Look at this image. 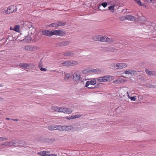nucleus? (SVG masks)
<instances>
[{"label":"nucleus","mask_w":156,"mask_h":156,"mask_svg":"<svg viewBox=\"0 0 156 156\" xmlns=\"http://www.w3.org/2000/svg\"><path fill=\"white\" fill-rule=\"evenodd\" d=\"M78 64V62L75 61L68 60L62 62L60 65L61 66H76Z\"/></svg>","instance_id":"f257e3e1"},{"label":"nucleus","mask_w":156,"mask_h":156,"mask_svg":"<svg viewBox=\"0 0 156 156\" xmlns=\"http://www.w3.org/2000/svg\"><path fill=\"white\" fill-rule=\"evenodd\" d=\"M24 25L25 27H28L30 31L29 32L31 34H33L36 31L35 29L33 26L32 23L28 21H26L24 23Z\"/></svg>","instance_id":"f03ea898"},{"label":"nucleus","mask_w":156,"mask_h":156,"mask_svg":"<svg viewBox=\"0 0 156 156\" xmlns=\"http://www.w3.org/2000/svg\"><path fill=\"white\" fill-rule=\"evenodd\" d=\"M38 141L41 143H51L54 142L55 141V139L53 138L50 139L41 136L39 138Z\"/></svg>","instance_id":"7ed1b4c3"},{"label":"nucleus","mask_w":156,"mask_h":156,"mask_svg":"<svg viewBox=\"0 0 156 156\" xmlns=\"http://www.w3.org/2000/svg\"><path fill=\"white\" fill-rule=\"evenodd\" d=\"M114 65L116 67V69H121L127 67V65L125 63H114Z\"/></svg>","instance_id":"20e7f679"},{"label":"nucleus","mask_w":156,"mask_h":156,"mask_svg":"<svg viewBox=\"0 0 156 156\" xmlns=\"http://www.w3.org/2000/svg\"><path fill=\"white\" fill-rule=\"evenodd\" d=\"M51 36L55 35L60 36H62L65 34V32L62 30H53L51 31Z\"/></svg>","instance_id":"39448f33"},{"label":"nucleus","mask_w":156,"mask_h":156,"mask_svg":"<svg viewBox=\"0 0 156 156\" xmlns=\"http://www.w3.org/2000/svg\"><path fill=\"white\" fill-rule=\"evenodd\" d=\"M109 76H106L103 77H101L97 78V80L100 82H105L108 81H110V77Z\"/></svg>","instance_id":"423d86ee"},{"label":"nucleus","mask_w":156,"mask_h":156,"mask_svg":"<svg viewBox=\"0 0 156 156\" xmlns=\"http://www.w3.org/2000/svg\"><path fill=\"white\" fill-rule=\"evenodd\" d=\"M80 73L78 71H76L73 75V79L77 82H78L80 79Z\"/></svg>","instance_id":"0eeeda50"},{"label":"nucleus","mask_w":156,"mask_h":156,"mask_svg":"<svg viewBox=\"0 0 156 156\" xmlns=\"http://www.w3.org/2000/svg\"><path fill=\"white\" fill-rule=\"evenodd\" d=\"M25 50L30 51H35L38 49L39 48L36 46H33L30 45H27L25 46L24 48Z\"/></svg>","instance_id":"6e6552de"},{"label":"nucleus","mask_w":156,"mask_h":156,"mask_svg":"<svg viewBox=\"0 0 156 156\" xmlns=\"http://www.w3.org/2000/svg\"><path fill=\"white\" fill-rule=\"evenodd\" d=\"M137 71L132 69H128L124 71V73L126 74L134 75L137 74Z\"/></svg>","instance_id":"1a4fd4ad"},{"label":"nucleus","mask_w":156,"mask_h":156,"mask_svg":"<svg viewBox=\"0 0 156 156\" xmlns=\"http://www.w3.org/2000/svg\"><path fill=\"white\" fill-rule=\"evenodd\" d=\"M90 72H91L93 73L97 74L100 73H102L103 72V70L100 69H89Z\"/></svg>","instance_id":"9d476101"},{"label":"nucleus","mask_w":156,"mask_h":156,"mask_svg":"<svg viewBox=\"0 0 156 156\" xmlns=\"http://www.w3.org/2000/svg\"><path fill=\"white\" fill-rule=\"evenodd\" d=\"M145 71L147 74L149 76H156V72L154 71H150L148 69H145Z\"/></svg>","instance_id":"9b49d317"},{"label":"nucleus","mask_w":156,"mask_h":156,"mask_svg":"<svg viewBox=\"0 0 156 156\" xmlns=\"http://www.w3.org/2000/svg\"><path fill=\"white\" fill-rule=\"evenodd\" d=\"M125 82V80L124 79L120 78L114 81H113V83L116 84H117L120 83H123Z\"/></svg>","instance_id":"f8f14e48"},{"label":"nucleus","mask_w":156,"mask_h":156,"mask_svg":"<svg viewBox=\"0 0 156 156\" xmlns=\"http://www.w3.org/2000/svg\"><path fill=\"white\" fill-rule=\"evenodd\" d=\"M96 82L94 79H93L90 80V81H87L85 85V87H87L90 85H94L96 83Z\"/></svg>","instance_id":"ddd939ff"},{"label":"nucleus","mask_w":156,"mask_h":156,"mask_svg":"<svg viewBox=\"0 0 156 156\" xmlns=\"http://www.w3.org/2000/svg\"><path fill=\"white\" fill-rule=\"evenodd\" d=\"M51 31L50 30H44L42 31V34L44 35L50 37L51 36Z\"/></svg>","instance_id":"4468645a"},{"label":"nucleus","mask_w":156,"mask_h":156,"mask_svg":"<svg viewBox=\"0 0 156 156\" xmlns=\"http://www.w3.org/2000/svg\"><path fill=\"white\" fill-rule=\"evenodd\" d=\"M72 112V110L70 108H66L64 107H63L62 112L65 113H70Z\"/></svg>","instance_id":"2eb2a0df"},{"label":"nucleus","mask_w":156,"mask_h":156,"mask_svg":"<svg viewBox=\"0 0 156 156\" xmlns=\"http://www.w3.org/2000/svg\"><path fill=\"white\" fill-rule=\"evenodd\" d=\"M106 42L108 44H111L113 43H116L115 41L112 38H110L107 37Z\"/></svg>","instance_id":"dca6fc26"},{"label":"nucleus","mask_w":156,"mask_h":156,"mask_svg":"<svg viewBox=\"0 0 156 156\" xmlns=\"http://www.w3.org/2000/svg\"><path fill=\"white\" fill-rule=\"evenodd\" d=\"M20 26L19 25L15 26V27L12 28V27H10V30H14L17 32L19 33L20 32Z\"/></svg>","instance_id":"f3484780"},{"label":"nucleus","mask_w":156,"mask_h":156,"mask_svg":"<svg viewBox=\"0 0 156 156\" xmlns=\"http://www.w3.org/2000/svg\"><path fill=\"white\" fill-rule=\"evenodd\" d=\"M69 43V41H63L59 43V46H64L68 45Z\"/></svg>","instance_id":"a211bd4d"},{"label":"nucleus","mask_w":156,"mask_h":156,"mask_svg":"<svg viewBox=\"0 0 156 156\" xmlns=\"http://www.w3.org/2000/svg\"><path fill=\"white\" fill-rule=\"evenodd\" d=\"M9 10L10 8H9V7L8 8L5 7L2 10L1 12L3 14H8L9 13Z\"/></svg>","instance_id":"6ab92c4d"},{"label":"nucleus","mask_w":156,"mask_h":156,"mask_svg":"<svg viewBox=\"0 0 156 156\" xmlns=\"http://www.w3.org/2000/svg\"><path fill=\"white\" fill-rule=\"evenodd\" d=\"M74 55V53L72 51H68L65 53L64 55L65 56H73Z\"/></svg>","instance_id":"aec40b11"},{"label":"nucleus","mask_w":156,"mask_h":156,"mask_svg":"<svg viewBox=\"0 0 156 156\" xmlns=\"http://www.w3.org/2000/svg\"><path fill=\"white\" fill-rule=\"evenodd\" d=\"M17 10L16 7L14 5L10 6V13L16 12Z\"/></svg>","instance_id":"412c9836"},{"label":"nucleus","mask_w":156,"mask_h":156,"mask_svg":"<svg viewBox=\"0 0 156 156\" xmlns=\"http://www.w3.org/2000/svg\"><path fill=\"white\" fill-rule=\"evenodd\" d=\"M48 152H47L46 151H41L37 153V154L41 156H48V154H47V153H48Z\"/></svg>","instance_id":"4be33fe9"},{"label":"nucleus","mask_w":156,"mask_h":156,"mask_svg":"<svg viewBox=\"0 0 156 156\" xmlns=\"http://www.w3.org/2000/svg\"><path fill=\"white\" fill-rule=\"evenodd\" d=\"M100 35L94 36L92 37V39L95 41H100Z\"/></svg>","instance_id":"5701e85b"},{"label":"nucleus","mask_w":156,"mask_h":156,"mask_svg":"<svg viewBox=\"0 0 156 156\" xmlns=\"http://www.w3.org/2000/svg\"><path fill=\"white\" fill-rule=\"evenodd\" d=\"M127 20L133 21L136 20V18L134 16H132L127 15Z\"/></svg>","instance_id":"b1692460"},{"label":"nucleus","mask_w":156,"mask_h":156,"mask_svg":"<svg viewBox=\"0 0 156 156\" xmlns=\"http://www.w3.org/2000/svg\"><path fill=\"white\" fill-rule=\"evenodd\" d=\"M20 67L27 69V64L26 63H21L19 65Z\"/></svg>","instance_id":"393cba45"},{"label":"nucleus","mask_w":156,"mask_h":156,"mask_svg":"<svg viewBox=\"0 0 156 156\" xmlns=\"http://www.w3.org/2000/svg\"><path fill=\"white\" fill-rule=\"evenodd\" d=\"M73 127L71 125H65V131H68L72 129Z\"/></svg>","instance_id":"a878e982"},{"label":"nucleus","mask_w":156,"mask_h":156,"mask_svg":"<svg viewBox=\"0 0 156 156\" xmlns=\"http://www.w3.org/2000/svg\"><path fill=\"white\" fill-rule=\"evenodd\" d=\"M106 50L108 51L113 52L115 50V48L112 47H108L106 48Z\"/></svg>","instance_id":"bb28decb"},{"label":"nucleus","mask_w":156,"mask_h":156,"mask_svg":"<svg viewBox=\"0 0 156 156\" xmlns=\"http://www.w3.org/2000/svg\"><path fill=\"white\" fill-rule=\"evenodd\" d=\"M107 37V36L100 35V41L101 42H106Z\"/></svg>","instance_id":"cd10ccee"},{"label":"nucleus","mask_w":156,"mask_h":156,"mask_svg":"<svg viewBox=\"0 0 156 156\" xmlns=\"http://www.w3.org/2000/svg\"><path fill=\"white\" fill-rule=\"evenodd\" d=\"M58 107L57 106H52L51 108V110L54 111L58 112Z\"/></svg>","instance_id":"c85d7f7f"},{"label":"nucleus","mask_w":156,"mask_h":156,"mask_svg":"<svg viewBox=\"0 0 156 156\" xmlns=\"http://www.w3.org/2000/svg\"><path fill=\"white\" fill-rule=\"evenodd\" d=\"M65 125L64 126H61L59 125V128L58 130L60 131H65Z\"/></svg>","instance_id":"c756f323"},{"label":"nucleus","mask_w":156,"mask_h":156,"mask_svg":"<svg viewBox=\"0 0 156 156\" xmlns=\"http://www.w3.org/2000/svg\"><path fill=\"white\" fill-rule=\"evenodd\" d=\"M58 27L64 26L66 25V23L64 22H57Z\"/></svg>","instance_id":"7c9ffc66"},{"label":"nucleus","mask_w":156,"mask_h":156,"mask_svg":"<svg viewBox=\"0 0 156 156\" xmlns=\"http://www.w3.org/2000/svg\"><path fill=\"white\" fill-rule=\"evenodd\" d=\"M127 94V96L128 98L130 99L131 101H135L136 99L135 98V97H130L129 96V94L128 91H127L126 92Z\"/></svg>","instance_id":"2f4dec72"},{"label":"nucleus","mask_w":156,"mask_h":156,"mask_svg":"<svg viewBox=\"0 0 156 156\" xmlns=\"http://www.w3.org/2000/svg\"><path fill=\"white\" fill-rule=\"evenodd\" d=\"M70 77V74L69 73H67L65 74L64 79L66 80H68Z\"/></svg>","instance_id":"473e14b6"},{"label":"nucleus","mask_w":156,"mask_h":156,"mask_svg":"<svg viewBox=\"0 0 156 156\" xmlns=\"http://www.w3.org/2000/svg\"><path fill=\"white\" fill-rule=\"evenodd\" d=\"M115 6V5H112L109 7L108 9L109 10H110L112 12H113L114 11V7Z\"/></svg>","instance_id":"72a5a7b5"},{"label":"nucleus","mask_w":156,"mask_h":156,"mask_svg":"<svg viewBox=\"0 0 156 156\" xmlns=\"http://www.w3.org/2000/svg\"><path fill=\"white\" fill-rule=\"evenodd\" d=\"M34 65L31 63L27 64V69H29L34 68Z\"/></svg>","instance_id":"f704fd0d"},{"label":"nucleus","mask_w":156,"mask_h":156,"mask_svg":"<svg viewBox=\"0 0 156 156\" xmlns=\"http://www.w3.org/2000/svg\"><path fill=\"white\" fill-rule=\"evenodd\" d=\"M135 2L138 4L140 6H143L144 5V4L142 3H141L140 2V0H134Z\"/></svg>","instance_id":"c9c22d12"},{"label":"nucleus","mask_w":156,"mask_h":156,"mask_svg":"<svg viewBox=\"0 0 156 156\" xmlns=\"http://www.w3.org/2000/svg\"><path fill=\"white\" fill-rule=\"evenodd\" d=\"M49 27H58V23H52L49 25Z\"/></svg>","instance_id":"e433bc0d"},{"label":"nucleus","mask_w":156,"mask_h":156,"mask_svg":"<svg viewBox=\"0 0 156 156\" xmlns=\"http://www.w3.org/2000/svg\"><path fill=\"white\" fill-rule=\"evenodd\" d=\"M119 20L121 21H123L127 20V16H123L120 17L119 18Z\"/></svg>","instance_id":"4c0bfd02"},{"label":"nucleus","mask_w":156,"mask_h":156,"mask_svg":"<svg viewBox=\"0 0 156 156\" xmlns=\"http://www.w3.org/2000/svg\"><path fill=\"white\" fill-rule=\"evenodd\" d=\"M42 59H41V60H40V61L39 62V64L38 65V67L40 68H41V67H42L43 66V64H42V61H41Z\"/></svg>","instance_id":"58836bf2"},{"label":"nucleus","mask_w":156,"mask_h":156,"mask_svg":"<svg viewBox=\"0 0 156 156\" xmlns=\"http://www.w3.org/2000/svg\"><path fill=\"white\" fill-rule=\"evenodd\" d=\"M48 128L50 130H54V125H51L48 126Z\"/></svg>","instance_id":"ea45409f"},{"label":"nucleus","mask_w":156,"mask_h":156,"mask_svg":"<svg viewBox=\"0 0 156 156\" xmlns=\"http://www.w3.org/2000/svg\"><path fill=\"white\" fill-rule=\"evenodd\" d=\"M59 125H54V130H58Z\"/></svg>","instance_id":"a19ab883"},{"label":"nucleus","mask_w":156,"mask_h":156,"mask_svg":"<svg viewBox=\"0 0 156 156\" xmlns=\"http://www.w3.org/2000/svg\"><path fill=\"white\" fill-rule=\"evenodd\" d=\"M89 72H90L89 70L87 69L83 70L82 72V73L86 74L87 73Z\"/></svg>","instance_id":"79ce46f5"},{"label":"nucleus","mask_w":156,"mask_h":156,"mask_svg":"<svg viewBox=\"0 0 156 156\" xmlns=\"http://www.w3.org/2000/svg\"><path fill=\"white\" fill-rule=\"evenodd\" d=\"M63 107H59L58 108V112H62Z\"/></svg>","instance_id":"37998d69"},{"label":"nucleus","mask_w":156,"mask_h":156,"mask_svg":"<svg viewBox=\"0 0 156 156\" xmlns=\"http://www.w3.org/2000/svg\"><path fill=\"white\" fill-rule=\"evenodd\" d=\"M101 5H102V6H103L105 8L107 5V3L106 2H103L102 3Z\"/></svg>","instance_id":"c03bdc74"},{"label":"nucleus","mask_w":156,"mask_h":156,"mask_svg":"<svg viewBox=\"0 0 156 156\" xmlns=\"http://www.w3.org/2000/svg\"><path fill=\"white\" fill-rule=\"evenodd\" d=\"M67 119H68V120H70L71 119H75V118L74 117L73 115H72L70 117L67 118Z\"/></svg>","instance_id":"a18cd8bd"},{"label":"nucleus","mask_w":156,"mask_h":156,"mask_svg":"<svg viewBox=\"0 0 156 156\" xmlns=\"http://www.w3.org/2000/svg\"><path fill=\"white\" fill-rule=\"evenodd\" d=\"M73 116L75 118V119H76V118H78L81 116V115L79 114H77V115H73Z\"/></svg>","instance_id":"49530a36"},{"label":"nucleus","mask_w":156,"mask_h":156,"mask_svg":"<svg viewBox=\"0 0 156 156\" xmlns=\"http://www.w3.org/2000/svg\"><path fill=\"white\" fill-rule=\"evenodd\" d=\"M116 67L115 66L114 63L113 64V65L110 66V68L112 69H116Z\"/></svg>","instance_id":"de8ad7c7"},{"label":"nucleus","mask_w":156,"mask_h":156,"mask_svg":"<svg viewBox=\"0 0 156 156\" xmlns=\"http://www.w3.org/2000/svg\"><path fill=\"white\" fill-rule=\"evenodd\" d=\"M138 98L140 100H142L143 99V97L141 95H139L138 96Z\"/></svg>","instance_id":"09e8293b"},{"label":"nucleus","mask_w":156,"mask_h":156,"mask_svg":"<svg viewBox=\"0 0 156 156\" xmlns=\"http://www.w3.org/2000/svg\"><path fill=\"white\" fill-rule=\"evenodd\" d=\"M12 144L13 145L15 146L17 145L16 143L14 141H12L11 142Z\"/></svg>","instance_id":"8fccbe9b"},{"label":"nucleus","mask_w":156,"mask_h":156,"mask_svg":"<svg viewBox=\"0 0 156 156\" xmlns=\"http://www.w3.org/2000/svg\"><path fill=\"white\" fill-rule=\"evenodd\" d=\"M98 8L99 9H100V10H103L102 9V5H101V4L100 5H99L98 6Z\"/></svg>","instance_id":"3c124183"},{"label":"nucleus","mask_w":156,"mask_h":156,"mask_svg":"<svg viewBox=\"0 0 156 156\" xmlns=\"http://www.w3.org/2000/svg\"><path fill=\"white\" fill-rule=\"evenodd\" d=\"M149 87H154L155 88L156 87V86L155 85H150L149 86H148Z\"/></svg>","instance_id":"603ef678"},{"label":"nucleus","mask_w":156,"mask_h":156,"mask_svg":"<svg viewBox=\"0 0 156 156\" xmlns=\"http://www.w3.org/2000/svg\"><path fill=\"white\" fill-rule=\"evenodd\" d=\"M6 139L5 138H3L2 137H0V140H5Z\"/></svg>","instance_id":"864d4df0"},{"label":"nucleus","mask_w":156,"mask_h":156,"mask_svg":"<svg viewBox=\"0 0 156 156\" xmlns=\"http://www.w3.org/2000/svg\"><path fill=\"white\" fill-rule=\"evenodd\" d=\"M40 69V70L42 71H46V69L45 68H43L42 67H41Z\"/></svg>","instance_id":"5fc2aeb1"},{"label":"nucleus","mask_w":156,"mask_h":156,"mask_svg":"<svg viewBox=\"0 0 156 156\" xmlns=\"http://www.w3.org/2000/svg\"><path fill=\"white\" fill-rule=\"evenodd\" d=\"M48 156H57V155L54 154H48Z\"/></svg>","instance_id":"6e6d98bb"},{"label":"nucleus","mask_w":156,"mask_h":156,"mask_svg":"<svg viewBox=\"0 0 156 156\" xmlns=\"http://www.w3.org/2000/svg\"><path fill=\"white\" fill-rule=\"evenodd\" d=\"M141 80H144V78L143 77H141L139 78Z\"/></svg>","instance_id":"4d7b16f0"},{"label":"nucleus","mask_w":156,"mask_h":156,"mask_svg":"<svg viewBox=\"0 0 156 156\" xmlns=\"http://www.w3.org/2000/svg\"><path fill=\"white\" fill-rule=\"evenodd\" d=\"M128 92H129L130 93H132V94H133L134 93V91H133V90L131 91V90H130L129 91H128Z\"/></svg>","instance_id":"13d9d810"},{"label":"nucleus","mask_w":156,"mask_h":156,"mask_svg":"<svg viewBox=\"0 0 156 156\" xmlns=\"http://www.w3.org/2000/svg\"><path fill=\"white\" fill-rule=\"evenodd\" d=\"M12 120H13V121H18V120L17 119H11Z\"/></svg>","instance_id":"bf43d9fd"},{"label":"nucleus","mask_w":156,"mask_h":156,"mask_svg":"<svg viewBox=\"0 0 156 156\" xmlns=\"http://www.w3.org/2000/svg\"><path fill=\"white\" fill-rule=\"evenodd\" d=\"M88 87V88H90V89L94 88V87H93L90 86H89Z\"/></svg>","instance_id":"052dcab7"},{"label":"nucleus","mask_w":156,"mask_h":156,"mask_svg":"<svg viewBox=\"0 0 156 156\" xmlns=\"http://www.w3.org/2000/svg\"><path fill=\"white\" fill-rule=\"evenodd\" d=\"M3 85L2 84L0 83V87H3Z\"/></svg>","instance_id":"680f3d73"},{"label":"nucleus","mask_w":156,"mask_h":156,"mask_svg":"<svg viewBox=\"0 0 156 156\" xmlns=\"http://www.w3.org/2000/svg\"><path fill=\"white\" fill-rule=\"evenodd\" d=\"M144 1H146L147 2H150V0H145Z\"/></svg>","instance_id":"e2e57ef3"}]
</instances>
